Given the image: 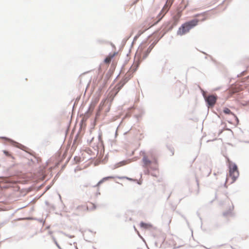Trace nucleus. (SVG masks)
<instances>
[{"mask_svg": "<svg viewBox=\"0 0 249 249\" xmlns=\"http://www.w3.org/2000/svg\"><path fill=\"white\" fill-rule=\"evenodd\" d=\"M229 168V175L226 178V182L230 181V183H233L239 176V172L238 171L237 165L228 160Z\"/></svg>", "mask_w": 249, "mask_h": 249, "instance_id": "obj_1", "label": "nucleus"}, {"mask_svg": "<svg viewBox=\"0 0 249 249\" xmlns=\"http://www.w3.org/2000/svg\"><path fill=\"white\" fill-rule=\"evenodd\" d=\"M199 20L197 19H194L189 21L186 22L183 24L178 29L177 34L179 36H182L196 26L198 24Z\"/></svg>", "mask_w": 249, "mask_h": 249, "instance_id": "obj_2", "label": "nucleus"}, {"mask_svg": "<svg viewBox=\"0 0 249 249\" xmlns=\"http://www.w3.org/2000/svg\"><path fill=\"white\" fill-rule=\"evenodd\" d=\"M144 166L147 168H150L153 170H157L158 168V163L157 158L154 157L153 160H150L147 157L144 156L142 159Z\"/></svg>", "mask_w": 249, "mask_h": 249, "instance_id": "obj_3", "label": "nucleus"}, {"mask_svg": "<svg viewBox=\"0 0 249 249\" xmlns=\"http://www.w3.org/2000/svg\"><path fill=\"white\" fill-rule=\"evenodd\" d=\"M173 1V0H167L165 4L164 5L160 12L157 17V18L158 19L157 21L156 22H155L153 25H152L151 26L159 22L162 18L164 16L166 13L169 10L172 4Z\"/></svg>", "mask_w": 249, "mask_h": 249, "instance_id": "obj_4", "label": "nucleus"}, {"mask_svg": "<svg viewBox=\"0 0 249 249\" xmlns=\"http://www.w3.org/2000/svg\"><path fill=\"white\" fill-rule=\"evenodd\" d=\"M206 100L209 106H213L216 102V97L214 95H210L207 97Z\"/></svg>", "mask_w": 249, "mask_h": 249, "instance_id": "obj_5", "label": "nucleus"}, {"mask_svg": "<svg viewBox=\"0 0 249 249\" xmlns=\"http://www.w3.org/2000/svg\"><path fill=\"white\" fill-rule=\"evenodd\" d=\"M239 91V87H237L236 86L231 87L228 90V93L229 94V96H231L232 94L237 93Z\"/></svg>", "mask_w": 249, "mask_h": 249, "instance_id": "obj_6", "label": "nucleus"}, {"mask_svg": "<svg viewBox=\"0 0 249 249\" xmlns=\"http://www.w3.org/2000/svg\"><path fill=\"white\" fill-rule=\"evenodd\" d=\"M125 83V81H121L118 84L116 85L115 88H116L117 92L115 94H116L119 92V91L121 89V88L124 86Z\"/></svg>", "mask_w": 249, "mask_h": 249, "instance_id": "obj_7", "label": "nucleus"}, {"mask_svg": "<svg viewBox=\"0 0 249 249\" xmlns=\"http://www.w3.org/2000/svg\"><path fill=\"white\" fill-rule=\"evenodd\" d=\"M140 227L144 229H148L151 228L152 226L149 224L142 222L140 223Z\"/></svg>", "mask_w": 249, "mask_h": 249, "instance_id": "obj_8", "label": "nucleus"}, {"mask_svg": "<svg viewBox=\"0 0 249 249\" xmlns=\"http://www.w3.org/2000/svg\"><path fill=\"white\" fill-rule=\"evenodd\" d=\"M87 207V209L89 210H94L96 208L95 205L91 202H88Z\"/></svg>", "mask_w": 249, "mask_h": 249, "instance_id": "obj_9", "label": "nucleus"}, {"mask_svg": "<svg viewBox=\"0 0 249 249\" xmlns=\"http://www.w3.org/2000/svg\"><path fill=\"white\" fill-rule=\"evenodd\" d=\"M114 57V55H109L108 56H107L106 59L104 60L105 63L107 64H109L110 61H111V59Z\"/></svg>", "mask_w": 249, "mask_h": 249, "instance_id": "obj_10", "label": "nucleus"}, {"mask_svg": "<svg viewBox=\"0 0 249 249\" xmlns=\"http://www.w3.org/2000/svg\"><path fill=\"white\" fill-rule=\"evenodd\" d=\"M146 48V46H140L137 51V53H140V55H142V52L143 49H145Z\"/></svg>", "mask_w": 249, "mask_h": 249, "instance_id": "obj_11", "label": "nucleus"}, {"mask_svg": "<svg viewBox=\"0 0 249 249\" xmlns=\"http://www.w3.org/2000/svg\"><path fill=\"white\" fill-rule=\"evenodd\" d=\"M223 112L225 114H232V113H231V111L230 110V109H229L228 108H224V110H223Z\"/></svg>", "mask_w": 249, "mask_h": 249, "instance_id": "obj_12", "label": "nucleus"}, {"mask_svg": "<svg viewBox=\"0 0 249 249\" xmlns=\"http://www.w3.org/2000/svg\"><path fill=\"white\" fill-rule=\"evenodd\" d=\"M106 101V100H105L104 101H102L101 103L100 104V106L99 107V110H101L102 109L103 106L105 104V102Z\"/></svg>", "mask_w": 249, "mask_h": 249, "instance_id": "obj_13", "label": "nucleus"}, {"mask_svg": "<svg viewBox=\"0 0 249 249\" xmlns=\"http://www.w3.org/2000/svg\"><path fill=\"white\" fill-rule=\"evenodd\" d=\"M113 178V177H107V178H105L102 180L100 181L98 183L99 184L101 183L102 182H103V181L104 180H107V179H108L109 178Z\"/></svg>", "mask_w": 249, "mask_h": 249, "instance_id": "obj_14", "label": "nucleus"}, {"mask_svg": "<svg viewBox=\"0 0 249 249\" xmlns=\"http://www.w3.org/2000/svg\"><path fill=\"white\" fill-rule=\"evenodd\" d=\"M129 162H130V161H129L125 160V161H123L121 162H120V164H121V165H124L129 163Z\"/></svg>", "mask_w": 249, "mask_h": 249, "instance_id": "obj_15", "label": "nucleus"}, {"mask_svg": "<svg viewBox=\"0 0 249 249\" xmlns=\"http://www.w3.org/2000/svg\"><path fill=\"white\" fill-rule=\"evenodd\" d=\"M139 64L138 63H134L131 69H132L134 67H136L135 70H136V68L138 67Z\"/></svg>", "mask_w": 249, "mask_h": 249, "instance_id": "obj_16", "label": "nucleus"}, {"mask_svg": "<svg viewBox=\"0 0 249 249\" xmlns=\"http://www.w3.org/2000/svg\"><path fill=\"white\" fill-rule=\"evenodd\" d=\"M4 153L5 154V155H9V153L7 151H4Z\"/></svg>", "mask_w": 249, "mask_h": 249, "instance_id": "obj_17", "label": "nucleus"}, {"mask_svg": "<svg viewBox=\"0 0 249 249\" xmlns=\"http://www.w3.org/2000/svg\"><path fill=\"white\" fill-rule=\"evenodd\" d=\"M147 54H145L144 56H143V58H145L147 56Z\"/></svg>", "mask_w": 249, "mask_h": 249, "instance_id": "obj_18", "label": "nucleus"}, {"mask_svg": "<svg viewBox=\"0 0 249 249\" xmlns=\"http://www.w3.org/2000/svg\"><path fill=\"white\" fill-rule=\"evenodd\" d=\"M127 178V179H128V180H132V179L129 178Z\"/></svg>", "mask_w": 249, "mask_h": 249, "instance_id": "obj_19", "label": "nucleus"}]
</instances>
